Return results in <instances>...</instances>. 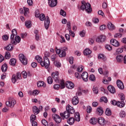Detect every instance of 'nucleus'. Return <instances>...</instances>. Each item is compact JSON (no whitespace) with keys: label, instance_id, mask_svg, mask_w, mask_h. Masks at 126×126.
<instances>
[{"label":"nucleus","instance_id":"ea45409f","mask_svg":"<svg viewBox=\"0 0 126 126\" xmlns=\"http://www.w3.org/2000/svg\"><path fill=\"white\" fill-rule=\"evenodd\" d=\"M16 63V60L15 59H11L9 62L10 65H15Z\"/></svg>","mask_w":126,"mask_h":126},{"label":"nucleus","instance_id":"473e14b6","mask_svg":"<svg viewBox=\"0 0 126 126\" xmlns=\"http://www.w3.org/2000/svg\"><path fill=\"white\" fill-rule=\"evenodd\" d=\"M25 26L27 27V28H31V27H32V24L31 23V21H26L25 22Z\"/></svg>","mask_w":126,"mask_h":126},{"label":"nucleus","instance_id":"6ab92c4d","mask_svg":"<svg viewBox=\"0 0 126 126\" xmlns=\"http://www.w3.org/2000/svg\"><path fill=\"white\" fill-rule=\"evenodd\" d=\"M97 122L99 125H100V126H105L106 125L105 119L102 117L98 118Z\"/></svg>","mask_w":126,"mask_h":126},{"label":"nucleus","instance_id":"e433bc0d","mask_svg":"<svg viewBox=\"0 0 126 126\" xmlns=\"http://www.w3.org/2000/svg\"><path fill=\"white\" fill-rule=\"evenodd\" d=\"M97 120L96 118H92L90 121V123L92 125H96V124H97Z\"/></svg>","mask_w":126,"mask_h":126},{"label":"nucleus","instance_id":"5fc2aeb1","mask_svg":"<svg viewBox=\"0 0 126 126\" xmlns=\"http://www.w3.org/2000/svg\"><path fill=\"white\" fill-rule=\"evenodd\" d=\"M10 58V53L8 52H6L5 55V59L8 60Z\"/></svg>","mask_w":126,"mask_h":126},{"label":"nucleus","instance_id":"680f3d73","mask_svg":"<svg viewBox=\"0 0 126 126\" xmlns=\"http://www.w3.org/2000/svg\"><path fill=\"white\" fill-rule=\"evenodd\" d=\"M79 35L81 37H84V36H85V31H82L80 32Z\"/></svg>","mask_w":126,"mask_h":126},{"label":"nucleus","instance_id":"f257e3e1","mask_svg":"<svg viewBox=\"0 0 126 126\" xmlns=\"http://www.w3.org/2000/svg\"><path fill=\"white\" fill-rule=\"evenodd\" d=\"M82 10H84L85 9L86 11L88 13H90L92 11V8H91V5L89 3H87L86 4H83L80 7Z\"/></svg>","mask_w":126,"mask_h":126},{"label":"nucleus","instance_id":"37998d69","mask_svg":"<svg viewBox=\"0 0 126 126\" xmlns=\"http://www.w3.org/2000/svg\"><path fill=\"white\" fill-rule=\"evenodd\" d=\"M119 116L120 118H125L126 117V112L124 111H121L119 113Z\"/></svg>","mask_w":126,"mask_h":126},{"label":"nucleus","instance_id":"a19ab883","mask_svg":"<svg viewBox=\"0 0 126 126\" xmlns=\"http://www.w3.org/2000/svg\"><path fill=\"white\" fill-rule=\"evenodd\" d=\"M105 114L106 116H111L112 115V112L111 111L110 109L109 108H107L105 111Z\"/></svg>","mask_w":126,"mask_h":126},{"label":"nucleus","instance_id":"774afa93","mask_svg":"<svg viewBox=\"0 0 126 126\" xmlns=\"http://www.w3.org/2000/svg\"><path fill=\"white\" fill-rule=\"evenodd\" d=\"M69 63L70 64H72L73 63V57H71L69 58Z\"/></svg>","mask_w":126,"mask_h":126},{"label":"nucleus","instance_id":"c756f323","mask_svg":"<svg viewBox=\"0 0 126 126\" xmlns=\"http://www.w3.org/2000/svg\"><path fill=\"white\" fill-rule=\"evenodd\" d=\"M96 113L98 115H99V116L103 115L104 111H103V109H102V107H98L96 109Z\"/></svg>","mask_w":126,"mask_h":126},{"label":"nucleus","instance_id":"6e6552de","mask_svg":"<svg viewBox=\"0 0 126 126\" xmlns=\"http://www.w3.org/2000/svg\"><path fill=\"white\" fill-rule=\"evenodd\" d=\"M61 117L62 118L63 120H64V119H68L70 117V114L69 112L66 110L64 112H61L60 113Z\"/></svg>","mask_w":126,"mask_h":126},{"label":"nucleus","instance_id":"79ce46f5","mask_svg":"<svg viewBox=\"0 0 126 126\" xmlns=\"http://www.w3.org/2000/svg\"><path fill=\"white\" fill-rule=\"evenodd\" d=\"M24 14L25 16H27V14L29 13V9L28 8H26L25 7H24Z\"/></svg>","mask_w":126,"mask_h":126},{"label":"nucleus","instance_id":"ddd939ff","mask_svg":"<svg viewBox=\"0 0 126 126\" xmlns=\"http://www.w3.org/2000/svg\"><path fill=\"white\" fill-rule=\"evenodd\" d=\"M44 26L46 30H48L49 27H50V18L48 16L46 17L44 21Z\"/></svg>","mask_w":126,"mask_h":126},{"label":"nucleus","instance_id":"aec40b11","mask_svg":"<svg viewBox=\"0 0 126 126\" xmlns=\"http://www.w3.org/2000/svg\"><path fill=\"white\" fill-rule=\"evenodd\" d=\"M72 103L73 105H74V106H76V105H77V104L79 103V99H78V97L74 96L72 99Z\"/></svg>","mask_w":126,"mask_h":126},{"label":"nucleus","instance_id":"69168bd1","mask_svg":"<svg viewBox=\"0 0 126 126\" xmlns=\"http://www.w3.org/2000/svg\"><path fill=\"white\" fill-rule=\"evenodd\" d=\"M93 21L94 23L97 24L99 22V19L96 18H94L93 19Z\"/></svg>","mask_w":126,"mask_h":126},{"label":"nucleus","instance_id":"4be33fe9","mask_svg":"<svg viewBox=\"0 0 126 126\" xmlns=\"http://www.w3.org/2000/svg\"><path fill=\"white\" fill-rule=\"evenodd\" d=\"M116 59L117 63H122L123 60H124V56L121 55H118L116 56Z\"/></svg>","mask_w":126,"mask_h":126},{"label":"nucleus","instance_id":"f3484780","mask_svg":"<svg viewBox=\"0 0 126 126\" xmlns=\"http://www.w3.org/2000/svg\"><path fill=\"white\" fill-rule=\"evenodd\" d=\"M66 111H67L70 114H74V113L75 112L74 109H73V107H71V106L68 104L66 107Z\"/></svg>","mask_w":126,"mask_h":126},{"label":"nucleus","instance_id":"b1692460","mask_svg":"<svg viewBox=\"0 0 126 126\" xmlns=\"http://www.w3.org/2000/svg\"><path fill=\"white\" fill-rule=\"evenodd\" d=\"M32 111L34 115H38V114L40 113V109H39L36 106L33 107Z\"/></svg>","mask_w":126,"mask_h":126},{"label":"nucleus","instance_id":"052dcab7","mask_svg":"<svg viewBox=\"0 0 126 126\" xmlns=\"http://www.w3.org/2000/svg\"><path fill=\"white\" fill-rule=\"evenodd\" d=\"M58 58V56L57 55H54L51 56V61L52 62H55V60H57V58Z\"/></svg>","mask_w":126,"mask_h":126},{"label":"nucleus","instance_id":"3c124183","mask_svg":"<svg viewBox=\"0 0 126 126\" xmlns=\"http://www.w3.org/2000/svg\"><path fill=\"white\" fill-rule=\"evenodd\" d=\"M47 83L48 84H52L53 83V78H52L51 76L48 77Z\"/></svg>","mask_w":126,"mask_h":126},{"label":"nucleus","instance_id":"c85d7f7f","mask_svg":"<svg viewBox=\"0 0 126 126\" xmlns=\"http://www.w3.org/2000/svg\"><path fill=\"white\" fill-rule=\"evenodd\" d=\"M91 53H92V51L90 49H89V48H86L84 51V55L85 56H88V55H90Z\"/></svg>","mask_w":126,"mask_h":126},{"label":"nucleus","instance_id":"4c0bfd02","mask_svg":"<svg viewBox=\"0 0 126 126\" xmlns=\"http://www.w3.org/2000/svg\"><path fill=\"white\" fill-rule=\"evenodd\" d=\"M54 65H55V66H56V67H58V68H60V67H61V66H62V64L61 63L58 61H56L54 62Z\"/></svg>","mask_w":126,"mask_h":126},{"label":"nucleus","instance_id":"20e7f679","mask_svg":"<svg viewBox=\"0 0 126 126\" xmlns=\"http://www.w3.org/2000/svg\"><path fill=\"white\" fill-rule=\"evenodd\" d=\"M56 52L57 55H59L60 58H64L66 55L65 51H63L61 49H58V47H56Z\"/></svg>","mask_w":126,"mask_h":126},{"label":"nucleus","instance_id":"58836bf2","mask_svg":"<svg viewBox=\"0 0 126 126\" xmlns=\"http://www.w3.org/2000/svg\"><path fill=\"white\" fill-rule=\"evenodd\" d=\"M18 79H19L16 77V75H13L11 79L12 83H14H14H15V82H16Z\"/></svg>","mask_w":126,"mask_h":126},{"label":"nucleus","instance_id":"c03bdc74","mask_svg":"<svg viewBox=\"0 0 126 126\" xmlns=\"http://www.w3.org/2000/svg\"><path fill=\"white\" fill-rule=\"evenodd\" d=\"M98 58L100 60H103L104 62L107 60V59L104 56L103 54H99Z\"/></svg>","mask_w":126,"mask_h":126},{"label":"nucleus","instance_id":"9b49d317","mask_svg":"<svg viewBox=\"0 0 126 126\" xmlns=\"http://www.w3.org/2000/svg\"><path fill=\"white\" fill-rule=\"evenodd\" d=\"M48 4L50 7H55L58 4V0H50L48 1Z\"/></svg>","mask_w":126,"mask_h":126},{"label":"nucleus","instance_id":"412c9836","mask_svg":"<svg viewBox=\"0 0 126 126\" xmlns=\"http://www.w3.org/2000/svg\"><path fill=\"white\" fill-rule=\"evenodd\" d=\"M107 89L109 91V92H110V93H112V94H114V93H116V89L112 85L109 86L107 87Z\"/></svg>","mask_w":126,"mask_h":126},{"label":"nucleus","instance_id":"72a5a7b5","mask_svg":"<svg viewBox=\"0 0 126 126\" xmlns=\"http://www.w3.org/2000/svg\"><path fill=\"white\" fill-rule=\"evenodd\" d=\"M125 103L124 101H118L117 102V107L119 108H124L125 107Z\"/></svg>","mask_w":126,"mask_h":126},{"label":"nucleus","instance_id":"6e6d98bb","mask_svg":"<svg viewBox=\"0 0 126 126\" xmlns=\"http://www.w3.org/2000/svg\"><path fill=\"white\" fill-rule=\"evenodd\" d=\"M60 15L62 16H65L66 15V13L63 10L61 9L60 10Z\"/></svg>","mask_w":126,"mask_h":126},{"label":"nucleus","instance_id":"de8ad7c7","mask_svg":"<svg viewBox=\"0 0 126 126\" xmlns=\"http://www.w3.org/2000/svg\"><path fill=\"white\" fill-rule=\"evenodd\" d=\"M13 49V47L12 46V45H11V44L8 45L5 47V49L7 51H11V50H12Z\"/></svg>","mask_w":126,"mask_h":126},{"label":"nucleus","instance_id":"423d86ee","mask_svg":"<svg viewBox=\"0 0 126 126\" xmlns=\"http://www.w3.org/2000/svg\"><path fill=\"white\" fill-rule=\"evenodd\" d=\"M35 17H37L39 18V20L41 21H44L45 19H46V18L45 17V14H40V12H39L38 10H36L35 12Z\"/></svg>","mask_w":126,"mask_h":126},{"label":"nucleus","instance_id":"7c9ffc66","mask_svg":"<svg viewBox=\"0 0 126 126\" xmlns=\"http://www.w3.org/2000/svg\"><path fill=\"white\" fill-rule=\"evenodd\" d=\"M17 35V32H16V30L14 29L12 30V34H11L10 36V39H13L15 36Z\"/></svg>","mask_w":126,"mask_h":126},{"label":"nucleus","instance_id":"338daca9","mask_svg":"<svg viewBox=\"0 0 126 126\" xmlns=\"http://www.w3.org/2000/svg\"><path fill=\"white\" fill-rule=\"evenodd\" d=\"M115 38H121L122 37V34L121 33H116L114 35Z\"/></svg>","mask_w":126,"mask_h":126},{"label":"nucleus","instance_id":"c9c22d12","mask_svg":"<svg viewBox=\"0 0 126 126\" xmlns=\"http://www.w3.org/2000/svg\"><path fill=\"white\" fill-rule=\"evenodd\" d=\"M35 60L37 62L41 64L43 59H42V57H40L39 56H36L35 57Z\"/></svg>","mask_w":126,"mask_h":126},{"label":"nucleus","instance_id":"bb28decb","mask_svg":"<svg viewBox=\"0 0 126 126\" xmlns=\"http://www.w3.org/2000/svg\"><path fill=\"white\" fill-rule=\"evenodd\" d=\"M35 34V39L36 41H39L40 40V35H39V32L38 30L34 31Z\"/></svg>","mask_w":126,"mask_h":126},{"label":"nucleus","instance_id":"f8f14e48","mask_svg":"<svg viewBox=\"0 0 126 126\" xmlns=\"http://www.w3.org/2000/svg\"><path fill=\"white\" fill-rule=\"evenodd\" d=\"M81 77L82 78L83 81L87 82L88 81V73L84 72L81 75Z\"/></svg>","mask_w":126,"mask_h":126},{"label":"nucleus","instance_id":"0eeeda50","mask_svg":"<svg viewBox=\"0 0 126 126\" xmlns=\"http://www.w3.org/2000/svg\"><path fill=\"white\" fill-rule=\"evenodd\" d=\"M19 59L21 63H22L23 64H24V65H26V64H27L28 63L27 59H26V57L24 56V54H20L19 55Z\"/></svg>","mask_w":126,"mask_h":126},{"label":"nucleus","instance_id":"a18cd8bd","mask_svg":"<svg viewBox=\"0 0 126 126\" xmlns=\"http://www.w3.org/2000/svg\"><path fill=\"white\" fill-rule=\"evenodd\" d=\"M100 102H104L105 103H107L108 102V99L105 96H102L100 98Z\"/></svg>","mask_w":126,"mask_h":126},{"label":"nucleus","instance_id":"f03ea898","mask_svg":"<svg viewBox=\"0 0 126 126\" xmlns=\"http://www.w3.org/2000/svg\"><path fill=\"white\" fill-rule=\"evenodd\" d=\"M41 66H44L45 68H48L50 66V60L47 57H44V60L41 64Z\"/></svg>","mask_w":126,"mask_h":126},{"label":"nucleus","instance_id":"09e8293b","mask_svg":"<svg viewBox=\"0 0 126 126\" xmlns=\"http://www.w3.org/2000/svg\"><path fill=\"white\" fill-rule=\"evenodd\" d=\"M124 52V49L123 48H118L116 50V54L117 55V54H121Z\"/></svg>","mask_w":126,"mask_h":126},{"label":"nucleus","instance_id":"0e129e2a","mask_svg":"<svg viewBox=\"0 0 126 126\" xmlns=\"http://www.w3.org/2000/svg\"><path fill=\"white\" fill-rule=\"evenodd\" d=\"M111 104L113 105V106H117L118 104V101H116L115 100H112L111 101Z\"/></svg>","mask_w":126,"mask_h":126},{"label":"nucleus","instance_id":"7ed1b4c3","mask_svg":"<svg viewBox=\"0 0 126 126\" xmlns=\"http://www.w3.org/2000/svg\"><path fill=\"white\" fill-rule=\"evenodd\" d=\"M11 43L12 45H17V44H19L20 43V41H21V37L19 35H16L15 38L13 39H11Z\"/></svg>","mask_w":126,"mask_h":126},{"label":"nucleus","instance_id":"8fccbe9b","mask_svg":"<svg viewBox=\"0 0 126 126\" xmlns=\"http://www.w3.org/2000/svg\"><path fill=\"white\" fill-rule=\"evenodd\" d=\"M89 79L90 80H91V81H94L96 79V77L94 74H91L89 77Z\"/></svg>","mask_w":126,"mask_h":126},{"label":"nucleus","instance_id":"e2e57ef3","mask_svg":"<svg viewBox=\"0 0 126 126\" xmlns=\"http://www.w3.org/2000/svg\"><path fill=\"white\" fill-rule=\"evenodd\" d=\"M75 76L76 78H77L78 79H80V78H81V76L80 74L79 73H77V72L75 73Z\"/></svg>","mask_w":126,"mask_h":126},{"label":"nucleus","instance_id":"a211bd4d","mask_svg":"<svg viewBox=\"0 0 126 126\" xmlns=\"http://www.w3.org/2000/svg\"><path fill=\"white\" fill-rule=\"evenodd\" d=\"M117 85L119 89H124V88H125L124 83H123V82H122V81L120 80H118L117 81Z\"/></svg>","mask_w":126,"mask_h":126},{"label":"nucleus","instance_id":"39448f33","mask_svg":"<svg viewBox=\"0 0 126 126\" xmlns=\"http://www.w3.org/2000/svg\"><path fill=\"white\" fill-rule=\"evenodd\" d=\"M52 119L56 124H61L62 123V118L57 114H53L52 115Z\"/></svg>","mask_w":126,"mask_h":126},{"label":"nucleus","instance_id":"1a4fd4ad","mask_svg":"<svg viewBox=\"0 0 126 126\" xmlns=\"http://www.w3.org/2000/svg\"><path fill=\"white\" fill-rule=\"evenodd\" d=\"M15 104H16V101L15 99H9L6 102V105L10 108H13Z\"/></svg>","mask_w":126,"mask_h":126},{"label":"nucleus","instance_id":"9d476101","mask_svg":"<svg viewBox=\"0 0 126 126\" xmlns=\"http://www.w3.org/2000/svg\"><path fill=\"white\" fill-rule=\"evenodd\" d=\"M52 78L56 83H60V79L59 78V72H53L51 74Z\"/></svg>","mask_w":126,"mask_h":126},{"label":"nucleus","instance_id":"2f4dec72","mask_svg":"<svg viewBox=\"0 0 126 126\" xmlns=\"http://www.w3.org/2000/svg\"><path fill=\"white\" fill-rule=\"evenodd\" d=\"M38 87H45L46 84L43 81H38L37 83Z\"/></svg>","mask_w":126,"mask_h":126},{"label":"nucleus","instance_id":"bf43d9fd","mask_svg":"<svg viewBox=\"0 0 126 126\" xmlns=\"http://www.w3.org/2000/svg\"><path fill=\"white\" fill-rule=\"evenodd\" d=\"M22 75L24 78H27V72L26 71H23L22 72Z\"/></svg>","mask_w":126,"mask_h":126},{"label":"nucleus","instance_id":"2eb2a0df","mask_svg":"<svg viewBox=\"0 0 126 126\" xmlns=\"http://www.w3.org/2000/svg\"><path fill=\"white\" fill-rule=\"evenodd\" d=\"M66 87L68 89H72V88L74 87V84H73V83L69 81H67L66 82Z\"/></svg>","mask_w":126,"mask_h":126},{"label":"nucleus","instance_id":"cd10ccee","mask_svg":"<svg viewBox=\"0 0 126 126\" xmlns=\"http://www.w3.org/2000/svg\"><path fill=\"white\" fill-rule=\"evenodd\" d=\"M1 70L2 72H5L7 70V64L4 63L1 67Z\"/></svg>","mask_w":126,"mask_h":126},{"label":"nucleus","instance_id":"4468645a","mask_svg":"<svg viewBox=\"0 0 126 126\" xmlns=\"http://www.w3.org/2000/svg\"><path fill=\"white\" fill-rule=\"evenodd\" d=\"M110 43L112 46L114 47H119L120 46V42L118 41V40H116L115 39H112L110 40Z\"/></svg>","mask_w":126,"mask_h":126},{"label":"nucleus","instance_id":"dca6fc26","mask_svg":"<svg viewBox=\"0 0 126 126\" xmlns=\"http://www.w3.org/2000/svg\"><path fill=\"white\" fill-rule=\"evenodd\" d=\"M96 42H105L106 41V36L100 35L96 39Z\"/></svg>","mask_w":126,"mask_h":126},{"label":"nucleus","instance_id":"864d4df0","mask_svg":"<svg viewBox=\"0 0 126 126\" xmlns=\"http://www.w3.org/2000/svg\"><path fill=\"white\" fill-rule=\"evenodd\" d=\"M41 123L42 125H43V126H49V124H48V122H47V121H46V120L45 119H43L41 121Z\"/></svg>","mask_w":126,"mask_h":126},{"label":"nucleus","instance_id":"f704fd0d","mask_svg":"<svg viewBox=\"0 0 126 126\" xmlns=\"http://www.w3.org/2000/svg\"><path fill=\"white\" fill-rule=\"evenodd\" d=\"M29 93L30 95H33V96H37L38 94H39V91L38 90H34L33 92L29 91Z\"/></svg>","mask_w":126,"mask_h":126},{"label":"nucleus","instance_id":"393cba45","mask_svg":"<svg viewBox=\"0 0 126 126\" xmlns=\"http://www.w3.org/2000/svg\"><path fill=\"white\" fill-rule=\"evenodd\" d=\"M107 27L110 31H113V30H115V26H114V25H113L111 22L108 23Z\"/></svg>","mask_w":126,"mask_h":126},{"label":"nucleus","instance_id":"603ef678","mask_svg":"<svg viewBox=\"0 0 126 126\" xmlns=\"http://www.w3.org/2000/svg\"><path fill=\"white\" fill-rule=\"evenodd\" d=\"M105 48L106 49V50H108V51H112V46L109 44L105 45Z\"/></svg>","mask_w":126,"mask_h":126},{"label":"nucleus","instance_id":"49530a36","mask_svg":"<svg viewBox=\"0 0 126 126\" xmlns=\"http://www.w3.org/2000/svg\"><path fill=\"white\" fill-rule=\"evenodd\" d=\"M93 91L94 94H97L99 92V91L98 90V87H93Z\"/></svg>","mask_w":126,"mask_h":126},{"label":"nucleus","instance_id":"4d7b16f0","mask_svg":"<svg viewBox=\"0 0 126 126\" xmlns=\"http://www.w3.org/2000/svg\"><path fill=\"white\" fill-rule=\"evenodd\" d=\"M87 113L90 114V113L92 112V107H91L90 106H88L87 108Z\"/></svg>","mask_w":126,"mask_h":126},{"label":"nucleus","instance_id":"5701e85b","mask_svg":"<svg viewBox=\"0 0 126 126\" xmlns=\"http://www.w3.org/2000/svg\"><path fill=\"white\" fill-rule=\"evenodd\" d=\"M67 123L70 126H72L74 124V118L70 117L67 120Z\"/></svg>","mask_w":126,"mask_h":126},{"label":"nucleus","instance_id":"13d9d810","mask_svg":"<svg viewBox=\"0 0 126 126\" xmlns=\"http://www.w3.org/2000/svg\"><path fill=\"white\" fill-rule=\"evenodd\" d=\"M36 120V115H32L31 116V122H34Z\"/></svg>","mask_w":126,"mask_h":126},{"label":"nucleus","instance_id":"a878e982","mask_svg":"<svg viewBox=\"0 0 126 126\" xmlns=\"http://www.w3.org/2000/svg\"><path fill=\"white\" fill-rule=\"evenodd\" d=\"M77 122H80V115L79 113L76 112L75 113L74 119Z\"/></svg>","mask_w":126,"mask_h":126}]
</instances>
